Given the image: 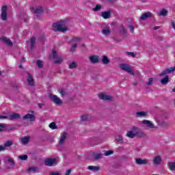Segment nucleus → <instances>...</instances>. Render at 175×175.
I'll return each mask as SVG.
<instances>
[{"mask_svg":"<svg viewBox=\"0 0 175 175\" xmlns=\"http://www.w3.org/2000/svg\"><path fill=\"white\" fill-rule=\"evenodd\" d=\"M120 33L122 36H124V38H126V36H128V33L126 31V29H125V26H121L120 29Z\"/></svg>","mask_w":175,"mask_h":175,"instance_id":"4be33fe9","label":"nucleus"},{"mask_svg":"<svg viewBox=\"0 0 175 175\" xmlns=\"http://www.w3.org/2000/svg\"><path fill=\"white\" fill-rule=\"evenodd\" d=\"M81 121H90L92 120V116L91 115H83L81 116Z\"/></svg>","mask_w":175,"mask_h":175,"instance_id":"c85d7f7f","label":"nucleus"},{"mask_svg":"<svg viewBox=\"0 0 175 175\" xmlns=\"http://www.w3.org/2000/svg\"><path fill=\"white\" fill-rule=\"evenodd\" d=\"M108 1V2H115V1H117V0H107Z\"/></svg>","mask_w":175,"mask_h":175,"instance_id":"0e129e2a","label":"nucleus"},{"mask_svg":"<svg viewBox=\"0 0 175 175\" xmlns=\"http://www.w3.org/2000/svg\"><path fill=\"white\" fill-rule=\"evenodd\" d=\"M136 117H147V112L145 111H138L135 113Z\"/></svg>","mask_w":175,"mask_h":175,"instance_id":"7c9ffc66","label":"nucleus"},{"mask_svg":"<svg viewBox=\"0 0 175 175\" xmlns=\"http://www.w3.org/2000/svg\"><path fill=\"white\" fill-rule=\"evenodd\" d=\"M159 125H161V126H167V124L166 123V122H161L159 123Z\"/></svg>","mask_w":175,"mask_h":175,"instance_id":"864d4df0","label":"nucleus"},{"mask_svg":"<svg viewBox=\"0 0 175 175\" xmlns=\"http://www.w3.org/2000/svg\"><path fill=\"white\" fill-rule=\"evenodd\" d=\"M153 82H154V79L149 78L148 81L145 83V85H152Z\"/></svg>","mask_w":175,"mask_h":175,"instance_id":"49530a36","label":"nucleus"},{"mask_svg":"<svg viewBox=\"0 0 175 175\" xmlns=\"http://www.w3.org/2000/svg\"><path fill=\"white\" fill-rule=\"evenodd\" d=\"M11 146H13L12 140H8L4 144V147H10Z\"/></svg>","mask_w":175,"mask_h":175,"instance_id":"79ce46f5","label":"nucleus"},{"mask_svg":"<svg viewBox=\"0 0 175 175\" xmlns=\"http://www.w3.org/2000/svg\"><path fill=\"white\" fill-rule=\"evenodd\" d=\"M135 136H137V137H144V136H146V134L144 133V132H143V131L140 130V129L136 127Z\"/></svg>","mask_w":175,"mask_h":175,"instance_id":"6ab92c4d","label":"nucleus"},{"mask_svg":"<svg viewBox=\"0 0 175 175\" xmlns=\"http://www.w3.org/2000/svg\"><path fill=\"white\" fill-rule=\"evenodd\" d=\"M43 39H44V36H41V37L40 38V40H43Z\"/></svg>","mask_w":175,"mask_h":175,"instance_id":"e2e57ef3","label":"nucleus"},{"mask_svg":"<svg viewBox=\"0 0 175 175\" xmlns=\"http://www.w3.org/2000/svg\"><path fill=\"white\" fill-rule=\"evenodd\" d=\"M52 56L53 59H57L54 61V64H62L64 62V59L62 58V56H58V54L57 53V51L55 49L52 50Z\"/></svg>","mask_w":175,"mask_h":175,"instance_id":"7ed1b4c3","label":"nucleus"},{"mask_svg":"<svg viewBox=\"0 0 175 175\" xmlns=\"http://www.w3.org/2000/svg\"><path fill=\"white\" fill-rule=\"evenodd\" d=\"M89 59L92 64H98L99 62V57L96 55L90 56Z\"/></svg>","mask_w":175,"mask_h":175,"instance_id":"412c9836","label":"nucleus"},{"mask_svg":"<svg viewBox=\"0 0 175 175\" xmlns=\"http://www.w3.org/2000/svg\"><path fill=\"white\" fill-rule=\"evenodd\" d=\"M127 55H131L133 58H135V57H136V55L133 52H127Z\"/></svg>","mask_w":175,"mask_h":175,"instance_id":"603ef678","label":"nucleus"},{"mask_svg":"<svg viewBox=\"0 0 175 175\" xmlns=\"http://www.w3.org/2000/svg\"><path fill=\"white\" fill-rule=\"evenodd\" d=\"M49 98H50L52 102H53V103L57 105V106H61V105H62V103H64V102H62V100H61V98H59V97L57 96V95L51 94L49 96Z\"/></svg>","mask_w":175,"mask_h":175,"instance_id":"20e7f679","label":"nucleus"},{"mask_svg":"<svg viewBox=\"0 0 175 175\" xmlns=\"http://www.w3.org/2000/svg\"><path fill=\"white\" fill-rule=\"evenodd\" d=\"M29 137H23L21 138L22 144H28L29 143Z\"/></svg>","mask_w":175,"mask_h":175,"instance_id":"72a5a7b5","label":"nucleus"},{"mask_svg":"<svg viewBox=\"0 0 175 175\" xmlns=\"http://www.w3.org/2000/svg\"><path fill=\"white\" fill-rule=\"evenodd\" d=\"M5 150H6V148H5V147L0 146V151H5Z\"/></svg>","mask_w":175,"mask_h":175,"instance_id":"13d9d810","label":"nucleus"},{"mask_svg":"<svg viewBox=\"0 0 175 175\" xmlns=\"http://www.w3.org/2000/svg\"><path fill=\"white\" fill-rule=\"evenodd\" d=\"M116 141L118 142V143H124V138H122V135H118L116 137Z\"/></svg>","mask_w":175,"mask_h":175,"instance_id":"a19ab883","label":"nucleus"},{"mask_svg":"<svg viewBox=\"0 0 175 175\" xmlns=\"http://www.w3.org/2000/svg\"><path fill=\"white\" fill-rule=\"evenodd\" d=\"M173 92H175V88L172 89Z\"/></svg>","mask_w":175,"mask_h":175,"instance_id":"774afa93","label":"nucleus"},{"mask_svg":"<svg viewBox=\"0 0 175 175\" xmlns=\"http://www.w3.org/2000/svg\"><path fill=\"white\" fill-rule=\"evenodd\" d=\"M57 159L55 158H48L44 161L45 166H55L57 165Z\"/></svg>","mask_w":175,"mask_h":175,"instance_id":"39448f33","label":"nucleus"},{"mask_svg":"<svg viewBox=\"0 0 175 175\" xmlns=\"http://www.w3.org/2000/svg\"><path fill=\"white\" fill-rule=\"evenodd\" d=\"M153 163L156 166H159V165H161V163L162 162V157L161 156H156L153 159Z\"/></svg>","mask_w":175,"mask_h":175,"instance_id":"a211bd4d","label":"nucleus"},{"mask_svg":"<svg viewBox=\"0 0 175 175\" xmlns=\"http://www.w3.org/2000/svg\"><path fill=\"white\" fill-rule=\"evenodd\" d=\"M18 159H21V161H27V159H28V155L27 154L19 155Z\"/></svg>","mask_w":175,"mask_h":175,"instance_id":"37998d69","label":"nucleus"},{"mask_svg":"<svg viewBox=\"0 0 175 175\" xmlns=\"http://www.w3.org/2000/svg\"><path fill=\"white\" fill-rule=\"evenodd\" d=\"M150 17H151V13L146 12L143 14L142 16L140 17V20L144 21V20H147V18H150Z\"/></svg>","mask_w":175,"mask_h":175,"instance_id":"bb28decb","label":"nucleus"},{"mask_svg":"<svg viewBox=\"0 0 175 175\" xmlns=\"http://www.w3.org/2000/svg\"><path fill=\"white\" fill-rule=\"evenodd\" d=\"M70 173H72V170H68L65 175H70Z\"/></svg>","mask_w":175,"mask_h":175,"instance_id":"4d7b16f0","label":"nucleus"},{"mask_svg":"<svg viewBox=\"0 0 175 175\" xmlns=\"http://www.w3.org/2000/svg\"><path fill=\"white\" fill-rule=\"evenodd\" d=\"M34 13H36V14H42V13H43V8L42 7L37 8L34 11Z\"/></svg>","mask_w":175,"mask_h":175,"instance_id":"c9c22d12","label":"nucleus"},{"mask_svg":"<svg viewBox=\"0 0 175 175\" xmlns=\"http://www.w3.org/2000/svg\"><path fill=\"white\" fill-rule=\"evenodd\" d=\"M175 71V66L174 67H171L170 68H167L163 71L161 74L160 76H165L166 75H169V73H173V72Z\"/></svg>","mask_w":175,"mask_h":175,"instance_id":"dca6fc26","label":"nucleus"},{"mask_svg":"<svg viewBox=\"0 0 175 175\" xmlns=\"http://www.w3.org/2000/svg\"><path fill=\"white\" fill-rule=\"evenodd\" d=\"M136 127H133L131 129V131H127L126 136H128V137H130L131 139H133L135 136H136Z\"/></svg>","mask_w":175,"mask_h":175,"instance_id":"f8f14e48","label":"nucleus"},{"mask_svg":"<svg viewBox=\"0 0 175 175\" xmlns=\"http://www.w3.org/2000/svg\"><path fill=\"white\" fill-rule=\"evenodd\" d=\"M169 81V76L166 75L165 77L161 80V83L163 84V85H166Z\"/></svg>","mask_w":175,"mask_h":175,"instance_id":"2f4dec72","label":"nucleus"},{"mask_svg":"<svg viewBox=\"0 0 175 175\" xmlns=\"http://www.w3.org/2000/svg\"><path fill=\"white\" fill-rule=\"evenodd\" d=\"M8 118H9V116H5L0 115V120H8Z\"/></svg>","mask_w":175,"mask_h":175,"instance_id":"5fc2aeb1","label":"nucleus"},{"mask_svg":"<svg viewBox=\"0 0 175 175\" xmlns=\"http://www.w3.org/2000/svg\"><path fill=\"white\" fill-rule=\"evenodd\" d=\"M59 92L62 95V96H65V95H66V92H65V90L63 89H59Z\"/></svg>","mask_w":175,"mask_h":175,"instance_id":"09e8293b","label":"nucleus"},{"mask_svg":"<svg viewBox=\"0 0 175 175\" xmlns=\"http://www.w3.org/2000/svg\"><path fill=\"white\" fill-rule=\"evenodd\" d=\"M159 39L160 40H163V38H162V37H160Z\"/></svg>","mask_w":175,"mask_h":175,"instance_id":"69168bd1","label":"nucleus"},{"mask_svg":"<svg viewBox=\"0 0 175 175\" xmlns=\"http://www.w3.org/2000/svg\"><path fill=\"white\" fill-rule=\"evenodd\" d=\"M27 83L31 87H33V85H35L33 77H32V75H31V73H29V72H27Z\"/></svg>","mask_w":175,"mask_h":175,"instance_id":"4468645a","label":"nucleus"},{"mask_svg":"<svg viewBox=\"0 0 175 175\" xmlns=\"http://www.w3.org/2000/svg\"><path fill=\"white\" fill-rule=\"evenodd\" d=\"M4 163H9V165H11V167H14L16 166V163H14V161L12 158L5 157L3 161Z\"/></svg>","mask_w":175,"mask_h":175,"instance_id":"9b49d317","label":"nucleus"},{"mask_svg":"<svg viewBox=\"0 0 175 175\" xmlns=\"http://www.w3.org/2000/svg\"><path fill=\"white\" fill-rule=\"evenodd\" d=\"M18 118H20V114L15 113L8 116V118L7 119L13 120H18Z\"/></svg>","mask_w":175,"mask_h":175,"instance_id":"393cba45","label":"nucleus"},{"mask_svg":"<svg viewBox=\"0 0 175 175\" xmlns=\"http://www.w3.org/2000/svg\"><path fill=\"white\" fill-rule=\"evenodd\" d=\"M172 28H174V29H175V23L174 21L172 22Z\"/></svg>","mask_w":175,"mask_h":175,"instance_id":"052dcab7","label":"nucleus"},{"mask_svg":"<svg viewBox=\"0 0 175 175\" xmlns=\"http://www.w3.org/2000/svg\"><path fill=\"white\" fill-rule=\"evenodd\" d=\"M69 69H75V68H77V64L76 62H72L71 64L68 66Z\"/></svg>","mask_w":175,"mask_h":175,"instance_id":"58836bf2","label":"nucleus"},{"mask_svg":"<svg viewBox=\"0 0 175 175\" xmlns=\"http://www.w3.org/2000/svg\"><path fill=\"white\" fill-rule=\"evenodd\" d=\"M136 165H147L148 163V160L142 159L140 158L135 159Z\"/></svg>","mask_w":175,"mask_h":175,"instance_id":"2eb2a0df","label":"nucleus"},{"mask_svg":"<svg viewBox=\"0 0 175 175\" xmlns=\"http://www.w3.org/2000/svg\"><path fill=\"white\" fill-rule=\"evenodd\" d=\"M158 16H163L164 17L167 16V10L163 9L162 10L160 11Z\"/></svg>","mask_w":175,"mask_h":175,"instance_id":"e433bc0d","label":"nucleus"},{"mask_svg":"<svg viewBox=\"0 0 175 175\" xmlns=\"http://www.w3.org/2000/svg\"><path fill=\"white\" fill-rule=\"evenodd\" d=\"M111 154H113V150H107L105 152L104 155H105V157H109V155H111Z\"/></svg>","mask_w":175,"mask_h":175,"instance_id":"3c124183","label":"nucleus"},{"mask_svg":"<svg viewBox=\"0 0 175 175\" xmlns=\"http://www.w3.org/2000/svg\"><path fill=\"white\" fill-rule=\"evenodd\" d=\"M136 27V25H130L128 26V28L130 29V32L131 33H133L135 32V27Z\"/></svg>","mask_w":175,"mask_h":175,"instance_id":"a18cd8bd","label":"nucleus"},{"mask_svg":"<svg viewBox=\"0 0 175 175\" xmlns=\"http://www.w3.org/2000/svg\"><path fill=\"white\" fill-rule=\"evenodd\" d=\"M102 62L104 65H107L110 62V60L109 59V57L106 55L103 56Z\"/></svg>","mask_w":175,"mask_h":175,"instance_id":"473e14b6","label":"nucleus"},{"mask_svg":"<svg viewBox=\"0 0 175 175\" xmlns=\"http://www.w3.org/2000/svg\"><path fill=\"white\" fill-rule=\"evenodd\" d=\"M23 120H29L30 122H33L36 120V117L33 114L27 113L23 117Z\"/></svg>","mask_w":175,"mask_h":175,"instance_id":"6e6552de","label":"nucleus"},{"mask_svg":"<svg viewBox=\"0 0 175 175\" xmlns=\"http://www.w3.org/2000/svg\"><path fill=\"white\" fill-rule=\"evenodd\" d=\"M1 18L3 21L8 20V6L3 5L1 8Z\"/></svg>","mask_w":175,"mask_h":175,"instance_id":"0eeeda50","label":"nucleus"},{"mask_svg":"<svg viewBox=\"0 0 175 175\" xmlns=\"http://www.w3.org/2000/svg\"><path fill=\"white\" fill-rule=\"evenodd\" d=\"M100 169V167H96L94 165H89L88 167V170H91V172H98Z\"/></svg>","mask_w":175,"mask_h":175,"instance_id":"c756f323","label":"nucleus"},{"mask_svg":"<svg viewBox=\"0 0 175 175\" xmlns=\"http://www.w3.org/2000/svg\"><path fill=\"white\" fill-rule=\"evenodd\" d=\"M98 98L103 100H113V97L109 95H106V94L103 93L98 94Z\"/></svg>","mask_w":175,"mask_h":175,"instance_id":"9d476101","label":"nucleus"},{"mask_svg":"<svg viewBox=\"0 0 175 175\" xmlns=\"http://www.w3.org/2000/svg\"><path fill=\"white\" fill-rule=\"evenodd\" d=\"M113 40H114V42H116V43H120L122 42V40H121V38L117 37H113Z\"/></svg>","mask_w":175,"mask_h":175,"instance_id":"8fccbe9b","label":"nucleus"},{"mask_svg":"<svg viewBox=\"0 0 175 175\" xmlns=\"http://www.w3.org/2000/svg\"><path fill=\"white\" fill-rule=\"evenodd\" d=\"M66 137H68V133H64L62 134V136L60 137V140L59 142V145L62 146L65 143V140H66Z\"/></svg>","mask_w":175,"mask_h":175,"instance_id":"aec40b11","label":"nucleus"},{"mask_svg":"<svg viewBox=\"0 0 175 175\" xmlns=\"http://www.w3.org/2000/svg\"><path fill=\"white\" fill-rule=\"evenodd\" d=\"M169 169L172 171H175V163H168Z\"/></svg>","mask_w":175,"mask_h":175,"instance_id":"ea45409f","label":"nucleus"},{"mask_svg":"<svg viewBox=\"0 0 175 175\" xmlns=\"http://www.w3.org/2000/svg\"><path fill=\"white\" fill-rule=\"evenodd\" d=\"M101 33H103V35H104L105 36H109V35H110V33H111V31H110V29L109 27H105L102 31Z\"/></svg>","mask_w":175,"mask_h":175,"instance_id":"a878e982","label":"nucleus"},{"mask_svg":"<svg viewBox=\"0 0 175 175\" xmlns=\"http://www.w3.org/2000/svg\"><path fill=\"white\" fill-rule=\"evenodd\" d=\"M80 40H81V38H72V40H70V42L75 43V44H72V46H71V49H70L71 53H75V51H76V49L77 47V42H80Z\"/></svg>","mask_w":175,"mask_h":175,"instance_id":"423d86ee","label":"nucleus"},{"mask_svg":"<svg viewBox=\"0 0 175 175\" xmlns=\"http://www.w3.org/2000/svg\"><path fill=\"white\" fill-rule=\"evenodd\" d=\"M159 28H161L159 26H156L154 27V29L157 30V29H159Z\"/></svg>","mask_w":175,"mask_h":175,"instance_id":"680f3d73","label":"nucleus"},{"mask_svg":"<svg viewBox=\"0 0 175 175\" xmlns=\"http://www.w3.org/2000/svg\"><path fill=\"white\" fill-rule=\"evenodd\" d=\"M51 129H58V126L55 124V122H53L49 124Z\"/></svg>","mask_w":175,"mask_h":175,"instance_id":"c03bdc74","label":"nucleus"},{"mask_svg":"<svg viewBox=\"0 0 175 175\" xmlns=\"http://www.w3.org/2000/svg\"><path fill=\"white\" fill-rule=\"evenodd\" d=\"M120 68L122 69V70H124V72H127V73H129L131 76H140V72L139 71L133 72V69H132V67L129 66V64H120Z\"/></svg>","mask_w":175,"mask_h":175,"instance_id":"f03ea898","label":"nucleus"},{"mask_svg":"<svg viewBox=\"0 0 175 175\" xmlns=\"http://www.w3.org/2000/svg\"><path fill=\"white\" fill-rule=\"evenodd\" d=\"M36 43V38L35 37H31L30 39V49L33 50L35 49V44Z\"/></svg>","mask_w":175,"mask_h":175,"instance_id":"cd10ccee","label":"nucleus"},{"mask_svg":"<svg viewBox=\"0 0 175 175\" xmlns=\"http://www.w3.org/2000/svg\"><path fill=\"white\" fill-rule=\"evenodd\" d=\"M52 27L54 32H66L68 31V27L65 26L64 21L53 23Z\"/></svg>","mask_w":175,"mask_h":175,"instance_id":"f257e3e1","label":"nucleus"},{"mask_svg":"<svg viewBox=\"0 0 175 175\" xmlns=\"http://www.w3.org/2000/svg\"><path fill=\"white\" fill-rule=\"evenodd\" d=\"M133 85H137V83H134Z\"/></svg>","mask_w":175,"mask_h":175,"instance_id":"338daca9","label":"nucleus"},{"mask_svg":"<svg viewBox=\"0 0 175 175\" xmlns=\"http://www.w3.org/2000/svg\"><path fill=\"white\" fill-rule=\"evenodd\" d=\"M36 65L39 68H43V63H42V61H40V59L37 60Z\"/></svg>","mask_w":175,"mask_h":175,"instance_id":"de8ad7c7","label":"nucleus"},{"mask_svg":"<svg viewBox=\"0 0 175 175\" xmlns=\"http://www.w3.org/2000/svg\"><path fill=\"white\" fill-rule=\"evenodd\" d=\"M39 170V168L38 167H33V166H31V167H29L28 169H27V172H33V173H36V172H38Z\"/></svg>","mask_w":175,"mask_h":175,"instance_id":"f704fd0d","label":"nucleus"},{"mask_svg":"<svg viewBox=\"0 0 175 175\" xmlns=\"http://www.w3.org/2000/svg\"><path fill=\"white\" fill-rule=\"evenodd\" d=\"M142 124H143L144 125H146V126L150 129H154V128H155L154 124L150 120H144L142 121Z\"/></svg>","mask_w":175,"mask_h":175,"instance_id":"1a4fd4ad","label":"nucleus"},{"mask_svg":"<svg viewBox=\"0 0 175 175\" xmlns=\"http://www.w3.org/2000/svg\"><path fill=\"white\" fill-rule=\"evenodd\" d=\"M100 16L105 18V20H107V18H110V17H111V11L109 10L106 12H102Z\"/></svg>","mask_w":175,"mask_h":175,"instance_id":"ddd939ff","label":"nucleus"},{"mask_svg":"<svg viewBox=\"0 0 175 175\" xmlns=\"http://www.w3.org/2000/svg\"><path fill=\"white\" fill-rule=\"evenodd\" d=\"M92 158L94 159V161H98V159H101V158H103V154L94 152L92 153Z\"/></svg>","mask_w":175,"mask_h":175,"instance_id":"5701e85b","label":"nucleus"},{"mask_svg":"<svg viewBox=\"0 0 175 175\" xmlns=\"http://www.w3.org/2000/svg\"><path fill=\"white\" fill-rule=\"evenodd\" d=\"M42 106H44V104H43V103H39L38 104V107H40V109H42Z\"/></svg>","mask_w":175,"mask_h":175,"instance_id":"bf43d9fd","label":"nucleus"},{"mask_svg":"<svg viewBox=\"0 0 175 175\" xmlns=\"http://www.w3.org/2000/svg\"><path fill=\"white\" fill-rule=\"evenodd\" d=\"M14 128H8L5 124H0V132H5L6 131H13Z\"/></svg>","mask_w":175,"mask_h":175,"instance_id":"f3484780","label":"nucleus"},{"mask_svg":"<svg viewBox=\"0 0 175 175\" xmlns=\"http://www.w3.org/2000/svg\"><path fill=\"white\" fill-rule=\"evenodd\" d=\"M2 42H3L4 43H5V44L7 46H13V42H12V40L6 37H3L2 38Z\"/></svg>","mask_w":175,"mask_h":175,"instance_id":"b1692460","label":"nucleus"},{"mask_svg":"<svg viewBox=\"0 0 175 175\" xmlns=\"http://www.w3.org/2000/svg\"><path fill=\"white\" fill-rule=\"evenodd\" d=\"M102 9V5L96 4V7L92 8L93 12H99Z\"/></svg>","mask_w":175,"mask_h":175,"instance_id":"4c0bfd02","label":"nucleus"},{"mask_svg":"<svg viewBox=\"0 0 175 175\" xmlns=\"http://www.w3.org/2000/svg\"><path fill=\"white\" fill-rule=\"evenodd\" d=\"M50 175H61V174L55 172H51Z\"/></svg>","mask_w":175,"mask_h":175,"instance_id":"6e6d98bb","label":"nucleus"}]
</instances>
